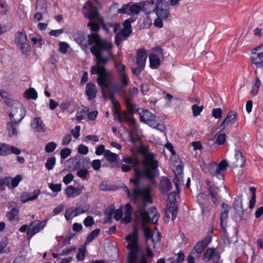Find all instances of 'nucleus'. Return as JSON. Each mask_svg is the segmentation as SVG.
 Listing matches in <instances>:
<instances>
[{
    "instance_id": "f257e3e1",
    "label": "nucleus",
    "mask_w": 263,
    "mask_h": 263,
    "mask_svg": "<svg viewBox=\"0 0 263 263\" xmlns=\"http://www.w3.org/2000/svg\"><path fill=\"white\" fill-rule=\"evenodd\" d=\"M139 153L142 156V160L139 159L137 156L133 155L125 156L122 158V161L132 164L135 177L130 179V182L138 185L140 179L146 176L149 179H154L156 175V171L159 166L158 161L155 159V154L149 152L148 147L142 145L139 148Z\"/></svg>"
},
{
    "instance_id": "f03ea898",
    "label": "nucleus",
    "mask_w": 263,
    "mask_h": 263,
    "mask_svg": "<svg viewBox=\"0 0 263 263\" xmlns=\"http://www.w3.org/2000/svg\"><path fill=\"white\" fill-rule=\"evenodd\" d=\"M89 44L95 45L90 47V50L92 54L96 57V64L91 67L90 70H101V68L108 63L109 57L112 58L113 54L111 51L112 47L110 42L106 39L100 40L98 36L93 35L89 36Z\"/></svg>"
},
{
    "instance_id": "7ed1b4c3",
    "label": "nucleus",
    "mask_w": 263,
    "mask_h": 263,
    "mask_svg": "<svg viewBox=\"0 0 263 263\" xmlns=\"http://www.w3.org/2000/svg\"><path fill=\"white\" fill-rule=\"evenodd\" d=\"M133 184L135 188L133 189L132 193L130 192L128 187H125L127 195L130 198L133 202L136 203L137 199L139 198L142 200L144 205L147 203H153L152 199L150 197L151 191L149 187L147 186L141 187L139 185L140 182L138 185Z\"/></svg>"
},
{
    "instance_id": "20e7f679",
    "label": "nucleus",
    "mask_w": 263,
    "mask_h": 263,
    "mask_svg": "<svg viewBox=\"0 0 263 263\" xmlns=\"http://www.w3.org/2000/svg\"><path fill=\"white\" fill-rule=\"evenodd\" d=\"M149 3L153 6L154 11L157 17L163 20H171L170 14V6L167 2L164 0H150Z\"/></svg>"
},
{
    "instance_id": "39448f33",
    "label": "nucleus",
    "mask_w": 263,
    "mask_h": 263,
    "mask_svg": "<svg viewBox=\"0 0 263 263\" xmlns=\"http://www.w3.org/2000/svg\"><path fill=\"white\" fill-rule=\"evenodd\" d=\"M148 204L147 203L144 205L142 202V205L138 206L140 215L144 222H152L157 224L159 214L157 211V209L154 206L151 208L148 211H146L145 209Z\"/></svg>"
},
{
    "instance_id": "423d86ee",
    "label": "nucleus",
    "mask_w": 263,
    "mask_h": 263,
    "mask_svg": "<svg viewBox=\"0 0 263 263\" xmlns=\"http://www.w3.org/2000/svg\"><path fill=\"white\" fill-rule=\"evenodd\" d=\"M14 41L22 53L28 55L30 52L31 47L26 33L24 31L17 32L14 35Z\"/></svg>"
},
{
    "instance_id": "0eeeda50",
    "label": "nucleus",
    "mask_w": 263,
    "mask_h": 263,
    "mask_svg": "<svg viewBox=\"0 0 263 263\" xmlns=\"http://www.w3.org/2000/svg\"><path fill=\"white\" fill-rule=\"evenodd\" d=\"M91 35H93L96 37L98 36L100 40H102L100 36V35L98 33H92L87 35V40H86V36L85 33L82 31H77L75 33H74L73 37L74 41L80 46L82 49L86 51L88 50L89 46H95V45H90L89 44V36Z\"/></svg>"
},
{
    "instance_id": "6e6552de",
    "label": "nucleus",
    "mask_w": 263,
    "mask_h": 263,
    "mask_svg": "<svg viewBox=\"0 0 263 263\" xmlns=\"http://www.w3.org/2000/svg\"><path fill=\"white\" fill-rule=\"evenodd\" d=\"M101 70H90V74L98 75V77L97 79V82L99 86L101 87L108 88L110 84V74L107 71L105 68H101Z\"/></svg>"
},
{
    "instance_id": "1a4fd4ad",
    "label": "nucleus",
    "mask_w": 263,
    "mask_h": 263,
    "mask_svg": "<svg viewBox=\"0 0 263 263\" xmlns=\"http://www.w3.org/2000/svg\"><path fill=\"white\" fill-rule=\"evenodd\" d=\"M83 9L87 10V11H84L83 14L85 17L89 19V22L98 21L100 20L103 22V19L100 17L98 10L90 1L86 3Z\"/></svg>"
},
{
    "instance_id": "9d476101",
    "label": "nucleus",
    "mask_w": 263,
    "mask_h": 263,
    "mask_svg": "<svg viewBox=\"0 0 263 263\" xmlns=\"http://www.w3.org/2000/svg\"><path fill=\"white\" fill-rule=\"evenodd\" d=\"M251 62L256 69L263 68V45L257 47L252 50Z\"/></svg>"
},
{
    "instance_id": "9b49d317",
    "label": "nucleus",
    "mask_w": 263,
    "mask_h": 263,
    "mask_svg": "<svg viewBox=\"0 0 263 263\" xmlns=\"http://www.w3.org/2000/svg\"><path fill=\"white\" fill-rule=\"evenodd\" d=\"M47 220L43 221L33 220L28 226L27 231V235L28 237H32L34 235L39 232L46 225Z\"/></svg>"
},
{
    "instance_id": "f8f14e48",
    "label": "nucleus",
    "mask_w": 263,
    "mask_h": 263,
    "mask_svg": "<svg viewBox=\"0 0 263 263\" xmlns=\"http://www.w3.org/2000/svg\"><path fill=\"white\" fill-rule=\"evenodd\" d=\"M137 111L140 116V120L146 123L149 126L155 125V120L156 119V116L151 113L147 109L143 110L142 108H138Z\"/></svg>"
},
{
    "instance_id": "ddd939ff",
    "label": "nucleus",
    "mask_w": 263,
    "mask_h": 263,
    "mask_svg": "<svg viewBox=\"0 0 263 263\" xmlns=\"http://www.w3.org/2000/svg\"><path fill=\"white\" fill-rule=\"evenodd\" d=\"M26 114V110L23 105L16 108L15 111L9 114V117L11 121L14 122L15 124H19L24 119Z\"/></svg>"
},
{
    "instance_id": "4468645a",
    "label": "nucleus",
    "mask_w": 263,
    "mask_h": 263,
    "mask_svg": "<svg viewBox=\"0 0 263 263\" xmlns=\"http://www.w3.org/2000/svg\"><path fill=\"white\" fill-rule=\"evenodd\" d=\"M21 153L19 148L8 144L0 142V156H6L11 154L18 155Z\"/></svg>"
},
{
    "instance_id": "2eb2a0df",
    "label": "nucleus",
    "mask_w": 263,
    "mask_h": 263,
    "mask_svg": "<svg viewBox=\"0 0 263 263\" xmlns=\"http://www.w3.org/2000/svg\"><path fill=\"white\" fill-rule=\"evenodd\" d=\"M211 241V238L210 237H205L196 244L192 251V253L195 252L197 254V257H198L199 255L201 254L204 248L209 245Z\"/></svg>"
},
{
    "instance_id": "dca6fc26",
    "label": "nucleus",
    "mask_w": 263,
    "mask_h": 263,
    "mask_svg": "<svg viewBox=\"0 0 263 263\" xmlns=\"http://www.w3.org/2000/svg\"><path fill=\"white\" fill-rule=\"evenodd\" d=\"M98 90L96 85L92 83H88L85 87V95L87 96L88 100L91 101L97 97Z\"/></svg>"
},
{
    "instance_id": "f3484780",
    "label": "nucleus",
    "mask_w": 263,
    "mask_h": 263,
    "mask_svg": "<svg viewBox=\"0 0 263 263\" xmlns=\"http://www.w3.org/2000/svg\"><path fill=\"white\" fill-rule=\"evenodd\" d=\"M172 189V183L167 178L162 177L160 182L159 190L163 195H166Z\"/></svg>"
},
{
    "instance_id": "a211bd4d",
    "label": "nucleus",
    "mask_w": 263,
    "mask_h": 263,
    "mask_svg": "<svg viewBox=\"0 0 263 263\" xmlns=\"http://www.w3.org/2000/svg\"><path fill=\"white\" fill-rule=\"evenodd\" d=\"M207 187L212 202L216 204L219 197V194L220 191L219 188L215 185H211L209 181H207Z\"/></svg>"
},
{
    "instance_id": "6ab92c4d",
    "label": "nucleus",
    "mask_w": 263,
    "mask_h": 263,
    "mask_svg": "<svg viewBox=\"0 0 263 263\" xmlns=\"http://www.w3.org/2000/svg\"><path fill=\"white\" fill-rule=\"evenodd\" d=\"M32 128L36 132H45L44 124L40 117H35L33 121L30 124Z\"/></svg>"
},
{
    "instance_id": "aec40b11",
    "label": "nucleus",
    "mask_w": 263,
    "mask_h": 263,
    "mask_svg": "<svg viewBox=\"0 0 263 263\" xmlns=\"http://www.w3.org/2000/svg\"><path fill=\"white\" fill-rule=\"evenodd\" d=\"M134 22L133 18L126 19L123 22V28L121 30L122 35L125 37L129 36L132 32L131 23Z\"/></svg>"
},
{
    "instance_id": "412c9836",
    "label": "nucleus",
    "mask_w": 263,
    "mask_h": 263,
    "mask_svg": "<svg viewBox=\"0 0 263 263\" xmlns=\"http://www.w3.org/2000/svg\"><path fill=\"white\" fill-rule=\"evenodd\" d=\"M161 235L160 232H157L156 234L148 241L146 244L152 247L154 249H159L161 247Z\"/></svg>"
},
{
    "instance_id": "4be33fe9",
    "label": "nucleus",
    "mask_w": 263,
    "mask_h": 263,
    "mask_svg": "<svg viewBox=\"0 0 263 263\" xmlns=\"http://www.w3.org/2000/svg\"><path fill=\"white\" fill-rule=\"evenodd\" d=\"M40 193V190L39 189L35 190L33 191L32 196H31L28 193H24L21 196V200L23 203L28 202L30 201L35 200L37 198L39 195Z\"/></svg>"
},
{
    "instance_id": "5701e85b",
    "label": "nucleus",
    "mask_w": 263,
    "mask_h": 263,
    "mask_svg": "<svg viewBox=\"0 0 263 263\" xmlns=\"http://www.w3.org/2000/svg\"><path fill=\"white\" fill-rule=\"evenodd\" d=\"M147 54L145 50L143 49H139L137 53L136 64L145 67Z\"/></svg>"
},
{
    "instance_id": "b1692460",
    "label": "nucleus",
    "mask_w": 263,
    "mask_h": 263,
    "mask_svg": "<svg viewBox=\"0 0 263 263\" xmlns=\"http://www.w3.org/2000/svg\"><path fill=\"white\" fill-rule=\"evenodd\" d=\"M81 193L80 189L72 185L68 186L65 189V194L68 198H73L79 195Z\"/></svg>"
},
{
    "instance_id": "393cba45",
    "label": "nucleus",
    "mask_w": 263,
    "mask_h": 263,
    "mask_svg": "<svg viewBox=\"0 0 263 263\" xmlns=\"http://www.w3.org/2000/svg\"><path fill=\"white\" fill-rule=\"evenodd\" d=\"M104 157L110 163H117L119 159L118 155L112 153L109 150H106L104 154Z\"/></svg>"
},
{
    "instance_id": "a878e982",
    "label": "nucleus",
    "mask_w": 263,
    "mask_h": 263,
    "mask_svg": "<svg viewBox=\"0 0 263 263\" xmlns=\"http://www.w3.org/2000/svg\"><path fill=\"white\" fill-rule=\"evenodd\" d=\"M69 161H71L72 164L73 170L77 169L80 168L81 167L80 163L81 161L83 162V166L85 167V165L88 164L89 162V159L87 157L82 158V159H80L79 161H78L77 158H73L69 160Z\"/></svg>"
},
{
    "instance_id": "bb28decb",
    "label": "nucleus",
    "mask_w": 263,
    "mask_h": 263,
    "mask_svg": "<svg viewBox=\"0 0 263 263\" xmlns=\"http://www.w3.org/2000/svg\"><path fill=\"white\" fill-rule=\"evenodd\" d=\"M16 125L13 121L8 122L6 124V129L8 133V136L12 137L13 136H16L17 134V130Z\"/></svg>"
},
{
    "instance_id": "cd10ccee",
    "label": "nucleus",
    "mask_w": 263,
    "mask_h": 263,
    "mask_svg": "<svg viewBox=\"0 0 263 263\" xmlns=\"http://www.w3.org/2000/svg\"><path fill=\"white\" fill-rule=\"evenodd\" d=\"M237 116L238 114L235 111H230L224 119V122H226L228 125L234 124L237 120Z\"/></svg>"
},
{
    "instance_id": "c85d7f7f",
    "label": "nucleus",
    "mask_w": 263,
    "mask_h": 263,
    "mask_svg": "<svg viewBox=\"0 0 263 263\" xmlns=\"http://www.w3.org/2000/svg\"><path fill=\"white\" fill-rule=\"evenodd\" d=\"M167 208L168 212L172 215V219L174 221L177 214L178 208L177 203L175 202L167 203Z\"/></svg>"
},
{
    "instance_id": "c756f323",
    "label": "nucleus",
    "mask_w": 263,
    "mask_h": 263,
    "mask_svg": "<svg viewBox=\"0 0 263 263\" xmlns=\"http://www.w3.org/2000/svg\"><path fill=\"white\" fill-rule=\"evenodd\" d=\"M149 66L152 69L157 68L160 65L159 58L155 54H152L149 57Z\"/></svg>"
},
{
    "instance_id": "7c9ffc66",
    "label": "nucleus",
    "mask_w": 263,
    "mask_h": 263,
    "mask_svg": "<svg viewBox=\"0 0 263 263\" xmlns=\"http://www.w3.org/2000/svg\"><path fill=\"white\" fill-rule=\"evenodd\" d=\"M118 84L125 87L128 85L129 79L126 73L119 74L118 77Z\"/></svg>"
},
{
    "instance_id": "2f4dec72",
    "label": "nucleus",
    "mask_w": 263,
    "mask_h": 263,
    "mask_svg": "<svg viewBox=\"0 0 263 263\" xmlns=\"http://www.w3.org/2000/svg\"><path fill=\"white\" fill-rule=\"evenodd\" d=\"M216 252V249L209 248L204 251L203 256V260L205 262H209L213 257Z\"/></svg>"
},
{
    "instance_id": "473e14b6",
    "label": "nucleus",
    "mask_w": 263,
    "mask_h": 263,
    "mask_svg": "<svg viewBox=\"0 0 263 263\" xmlns=\"http://www.w3.org/2000/svg\"><path fill=\"white\" fill-rule=\"evenodd\" d=\"M235 157L236 160V166L240 167H243L245 165V160L243 159L242 155L240 151L235 150Z\"/></svg>"
},
{
    "instance_id": "72a5a7b5",
    "label": "nucleus",
    "mask_w": 263,
    "mask_h": 263,
    "mask_svg": "<svg viewBox=\"0 0 263 263\" xmlns=\"http://www.w3.org/2000/svg\"><path fill=\"white\" fill-rule=\"evenodd\" d=\"M24 97L27 99L36 100L37 98V93L33 88H30L24 92Z\"/></svg>"
},
{
    "instance_id": "f704fd0d",
    "label": "nucleus",
    "mask_w": 263,
    "mask_h": 263,
    "mask_svg": "<svg viewBox=\"0 0 263 263\" xmlns=\"http://www.w3.org/2000/svg\"><path fill=\"white\" fill-rule=\"evenodd\" d=\"M133 212V209L131 205L129 203H127L125 205V209L124 212V221L125 223H129L131 220V216Z\"/></svg>"
},
{
    "instance_id": "c9c22d12",
    "label": "nucleus",
    "mask_w": 263,
    "mask_h": 263,
    "mask_svg": "<svg viewBox=\"0 0 263 263\" xmlns=\"http://www.w3.org/2000/svg\"><path fill=\"white\" fill-rule=\"evenodd\" d=\"M210 165L212 168H217L220 171H224L226 169V168L228 166V163L225 160H222L218 164L214 162H211L210 163Z\"/></svg>"
},
{
    "instance_id": "e433bc0d",
    "label": "nucleus",
    "mask_w": 263,
    "mask_h": 263,
    "mask_svg": "<svg viewBox=\"0 0 263 263\" xmlns=\"http://www.w3.org/2000/svg\"><path fill=\"white\" fill-rule=\"evenodd\" d=\"M174 183L175 185L176 191L178 193L180 192V188L183 185L182 175H176L174 178Z\"/></svg>"
},
{
    "instance_id": "4c0bfd02",
    "label": "nucleus",
    "mask_w": 263,
    "mask_h": 263,
    "mask_svg": "<svg viewBox=\"0 0 263 263\" xmlns=\"http://www.w3.org/2000/svg\"><path fill=\"white\" fill-rule=\"evenodd\" d=\"M184 259V254L183 252H179L177 254L176 259L172 257H170L166 259V263H183Z\"/></svg>"
},
{
    "instance_id": "58836bf2",
    "label": "nucleus",
    "mask_w": 263,
    "mask_h": 263,
    "mask_svg": "<svg viewBox=\"0 0 263 263\" xmlns=\"http://www.w3.org/2000/svg\"><path fill=\"white\" fill-rule=\"evenodd\" d=\"M207 198L208 195L204 193H201L199 194L197 197V201L200 204V206L201 209L202 213L204 212L203 205L205 203Z\"/></svg>"
},
{
    "instance_id": "ea45409f",
    "label": "nucleus",
    "mask_w": 263,
    "mask_h": 263,
    "mask_svg": "<svg viewBox=\"0 0 263 263\" xmlns=\"http://www.w3.org/2000/svg\"><path fill=\"white\" fill-rule=\"evenodd\" d=\"M100 230L96 229L91 232L87 237L85 244L89 243L92 241L100 234Z\"/></svg>"
},
{
    "instance_id": "a19ab883",
    "label": "nucleus",
    "mask_w": 263,
    "mask_h": 263,
    "mask_svg": "<svg viewBox=\"0 0 263 263\" xmlns=\"http://www.w3.org/2000/svg\"><path fill=\"white\" fill-rule=\"evenodd\" d=\"M18 209L17 208H13L7 213V217L10 221H13L18 216Z\"/></svg>"
},
{
    "instance_id": "79ce46f5",
    "label": "nucleus",
    "mask_w": 263,
    "mask_h": 263,
    "mask_svg": "<svg viewBox=\"0 0 263 263\" xmlns=\"http://www.w3.org/2000/svg\"><path fill=\"white\" fill-rule=\"evenodd\" d=\"M250 191L252 193V196L249 201V208L252 209L254 207L256 202V189L254 187H251Z\"/></svg>"
},
{
    "instance_id": "37998d69",
    "label": "nucleus",
    "mask_w": 263,
    "mask_h": 263,
    "mask_svg": "<svg viewBox=\"0 0 263 263\" xmlns=\"http://www.w3.org/2000/svg\"><path fill=\"white\" fill-rule=\"evenodd\" d=\"M125 102L128 111L131 114L135 112L136 106L132 103L131 99L127 97H125Z\"/></svg>"
},
{
    "instance_id": "c03bdc74",
    "label": "nucleus",
    "mask_w": 263,
    "mask_h": 263,
    "mask_svg": "<svg viewBox=\"0 0 263 263\" xmlns=\"http://www.w3.org/2000/svg\"><path fill=\"white\" fill-rule=\"evenodd\" d=\"M22 180V177L20 175H17L14 178H11L10 189H13L17 187Z\"/></svg>"
},
{
    "instance_id": "a18cd8bd",
    "label": "nucleus",
    "mask_w": 263,
    "mask_h": 263,
    "mask_svg": "<svg viewBox=\"0 0 263 263\" xmlns=\"http://www.w3.org/2000/svg\"><path fill=\"white\" fill-rule=\"evenodd\" d=\"M97 22V21L89 22L87 26L89 28L91 32L98 33L97 32L100 29V25Z\"/></svg>"
},
{
    "instance_id": "49530a36",
    "label": "nucleus",
    "mask_w": 263,
    "mask_h": 263,
    "mask_svg": "<svg viewBox=\"0 0 263 263\" xmlns=\"http://www.w3.org/2000/svg\"><path fill=\"white\" fill-rule=\"evenodd\" d=\"M211 171H210V174L212 176H215L218 179H222V180H223L224 179V176L222 174V173H221V172L222 171H220L217 168H212L211 167Z\"/></svg>"
},
{
    "instance_id": "de8ad7c7",
    "label": "nucleus",
    "mask_w": 263,
    "mask_h": 263,
    "mask_svg": "<svg viewBox=\"0 0 263 263\" xmlns=\"http://www.w3.org/2000/svg\"><path fill=\"white\" fill-rule=\"evenodd\" d=\"M143 233L145 237L146 243H147L148 241H149V240L155 235L149 228L146 227H145L143 229Z\"/></svg>"
},
{
    "instance_id": "09e8293b",
    "label": "nucleus",
    "mask_w": 263,
    "mask_h": 263,
    "mask_svg": "<svg viewBox=\"0 0 263 263\" xmlns=\"http://www.w3.org/2000/svg\"><path fill=\"white\" fill-rule=\"evenodd\" d=\"M55 164V158L51 157L47 160L45 163V167L48 170L50 171L53 169Z\"/></svg>"
},
{
    "instance_id": "8fccbe9b",
    "label": "nucleus",
    "mask_w": 263,
    "mask_h": 263,
    "mask_svg": "<svg viewBox=\"0 0 263 263\" xmlns=\"http://www.w3.org/2000/svg\"><path fill=\"white\" fill-rule=\"evenodd\" d=\"M203 109V106H198L197 104H194L192 106V109L193 111V115L194 116L196 117L200 115V112Z\"/></svg>"
},
{
    "instance_id": "3c124183",
    "label": "nucleus",
    "mask_w": 263,
    "mask_h": 263,
    "mask_svg": "<svg viewBox=\"0 0 263 263\" xmlns=\"http://www.w3.org/2000/svg\"><path fill=\"white\" fill-rule=\"evenodd\" d=\"M57 145L54 142H50L48 143L45 147V150L47 153H52L57 148Z\"/></svg>"
},
{
    "instance_id": "603ef678",
    "label": "nucleus",
    "mask_w": 263,
    "mask_h": 263,
    "mask_svg": "<svg viewBox=\"0 0 263 263\" xmlns=\"http://www.w3.org/2000/svg\"><path fill=\"white\" fill-rule=\"evenodd\" d=\"M86 249L85 248H79L78 252L76 256L77 259L79 261H82L85 258Z\"/></svg>"
},
{
    "instance_id": "864d4df0",
    "label": "nucleus",
    "mask_w": 263,
    "mask_h": 263,
    "mask_svg": "<svg viewBox=\"0 0 263 263\" xmlns=\"http://www.w3.org/2000/svg\"><path fill=\"white\" fill-rule=\"evenodd\" d=\"M71 153V150L69 148H64L62 149L60 152L61 158L64 160L70 155Z\"/></svg>"
},
{
    "instance_id": "5fc2aeb1",
    "label": "nucleus",
    "mask_w": 263,
    "mask_h": 263,
    "mask_svg": "<svg viewBox=\"0 0 263 263\" xmlns=\"http://www.w3.org/2000/svg\"><path fill=\"white\" fill-rule=\"evenodd\" d=\"M141 7L138 4H134L129 6V10L132 14H138L141 10Z\"/></svg>"
},
{
    "instance_id": "6e6d98bb",
    "label": "nucleus",
    "mask_w": 263,
    "mask_h": 263,
    "mask_svg": "<svg viewBox=\"0 0 263 263\" xmlns=\"http://www.w3.org/2000/svg\"><path fill=\"white\" fill-rule=\"evenodd\" d=\"M155 125L151 126V127L154 128H156L161 132H163L165 130V127L161 121L158 122V120L156 119L155 120Z\"/></svg>"
},
{
    "instance_id": "4d7b16f0",
    "label": "nucleus",
    "mask_w": 263,
    "mask_h": 263,
    "mask_svg": "<svg viewBox=\"0 0 263 263\" xmlns=\"http://www.w3.org/2000/svg\"><path fill=\"white\" fill-rule=\"evenodd\" d=\"M84 224L86 227H89L95 223L93 218L91 216H88L83 221Z\"/></svg>"
},
{
    "instance_id": "13d9d810",
    "label": "nucleus",
    "mask_w": 263,
    "mask_h": 263,
    "mask_svg": "<svg viewBox=\"0 0 263 263\" xmlns=\"http://www.w3.org/2000/svg\"><path fill=\"white\" fill-rule=\"evenodd\" d=\"M212 114L215 119H219L222 114V110L220 108H214L212 110Z\"/></svg>"
},
{
    "instance_id": "bf43d9fd",
    "label": "nucleus",
    "mask_w": 263,
    "mask_h": 263,
    "mask_svg": "<svg viewBox=\"0 0 263 263\" xmlns=\"http://www.w3.org/2000/svg\"><path fill=\"white\" fill-rule=\"evenodd\" d=\"M178 193L177 191H173L170 193L167 197V203L175 202L176 203V195Z\"/></svg>"
},
{
    "instance_id": "052dcab7",
    "label": "nucleus",
    "mask_w": 263,
    "mask_h": 263,
    "mask_svg": "<svg viewBox=\"0 0 263 263\" xmlns=\"http://www.w3.org/2000/svg\"><path fill=\"white\" fill-rule=\"evenodd\" d=\"M49 187L52 192L58 193L61 191V184L50 183Z\"/></svg>"
},
{
    "instance_id": "680f3d73",
    "label": "nucleus",
    "mask_w": 263,
    "mask_h": 263,
    "mask_svg": "<svg viewBox=\"0 0 263 263\" xmlns=\"http://www.w3.org/2000/svg\"><path fill=\"white\" fill-rule=\"evenodd\" d=\"M101 166V162L99 159H96L92 161L91 166L95 171H98L100 170Z\"/></svg>"
},
{
    "instance_id": "e2e57ef3",
    "label": "nucleus",
    "mask_w": 263,
    "mask_h": 263,
    "mask_svg": "<svg viewBox=\"0 0 263 263\" xmlns=\"http://www.w3.org/2000/svg\"><path fill=\"white\" fill-rule=\"evenodd\" d=\"M115 66L118 70L119 74L121 73H126L125 71V66L124 65L120 63H116Z\"/></svg>"
},
{
    "instance_id": "0e129e2a",
    "label": "nucleus",
    "mask_w": 263,
    "mask_h": 263,
    "mask_svg": "<svg viewBox=\"0 0 263 263\" xmlns=\"http://www.w3.org/2000/svg\"><path fill=\"white\" fill-rule=\"evenodd\" d=\"M76 250V247L72 246L69 247H67L64 249H63L62 251V253L60 254L61 255H68L72 251H75Z\"/></svg>"
},
{
    "instance_id": "69168bd1",
    "label": "nucleus",
    "mask_w": 263,
    "mask_h": 263,
    "mask_svg": "<svg viewBox=\"0 0 263 263\" xmlns=\"http://www.w3.org/2000/svg\"><path fill=\"white\" fill-rule=\"evenodd\" d=\"M225 141L226 135L224 134H221L217 136L215 140V143H218L219 145H222L224 144Z\"/></svg>"
},
{
    "instance_id": "338daca9",
    "label": "nucleus",
    "mask_w": 263,
    "mask_h": 263,
    "mask_svg": "<svg viewBox=\"0 0 263 263\" xmlns=\"http://www.w3.org/2000/svg\"><path fill=\"white\" fill-rule=\"evenodd\" d=\"M78 152L82 155H86L88 153V148L86 145L80 144L78 147Z\"/></svg>"
},
{
    "instance_id": "774afa93",
    "label": "nucleus",
    "mask_w": 263,
    "mask_h": 263,
    "mask_svg": "<svg viewBox=\"0 0 263 263\" xmlns=\"http://www.w3.org/2000/svg\"><path fill=\"white\" fill-rule=\"evenodd\" d=\"M88 175V171L86 168H83L77 172V175L81 178H85Z\"/></svg>"
}]
</instances>
